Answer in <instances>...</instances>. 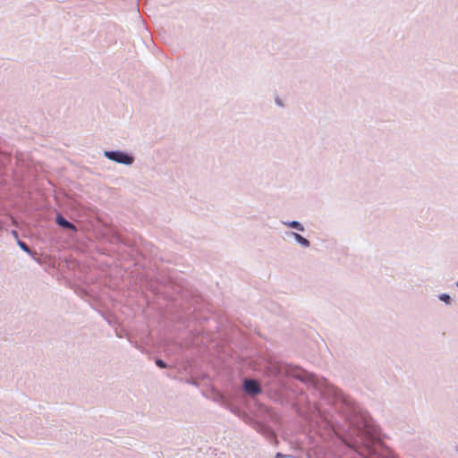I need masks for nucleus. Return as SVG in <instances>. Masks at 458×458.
Wrapping results in <instances>:
<instances>
[{"label": "nucleus", "mask_w": 458, "mask_h": 458, "mask_svg": "<svg viewBox=\"0 0 458 458\" xmlns=\"http://www.w3.org/2000/svg\"><path fill=\"white\" fill-rule=\"evenodd\" d=\"M284 457H286V456L281 453H277L275 456V458H284Z\"/></svg>", "instance_id": "obj_12"}, {"label": "nucleus", "mask_w": 458, "mask_h": 458, "mask_svg": "<svg viewBox=\"0 0 458 458\" xmlns=\"http://www.w3.org/2000/svg\"><path fill=\"white\" fill-rule=\"evenodd\" d=\"M329 405L346 423H335L329 418V429L335 445H344L359 458H393L369 415L352 398L330 383Z\"/></svg>", "instance_id": "obj_1"}, {"label": "nucleus", "mask_w": 458, "mask_h": 458, "mask_svg": "<svg viewBox=\"0 0 458 458\" xmlns=\"http://www.w3.org/2000/svg\"><path fill=\"white\" fill-rule=\"evenodd\" d=\"M276 104L281 105V102L279 99H276Z\"/></svg>", "instance_id": "obj_13"}, {"label": "nucleus", "mask_w": 458, "mask_h": 458, "mask_svg": "<svg viewBox=\"0 0 458 458\" xmlns=\"http://www.w3.org/2000/svg\"><path fill=\"white\" fill-rule=\"evenodd\" d=\"M456 286L458 287V282L456 283Z\"/></svg>", "instance_id": "obj_14"}, {"label": "nucleus", "mask_w": 458, "mask_h": 458, "mask_svg": "<svg viewBox=\"0 0 458 458\" xmlns=\"http://www.w3.org/2000/svg\"><path fill=\"white\" fill-rule=\"evenodd\" d=\"M253 428L262 436H264L270 443L276 442V436L275 432L259 421H254L252 425Z\"/></svg>", "instance_id": "obj_4"}, {"label": "nucleus", "mask_w": 458, "mask_h": 458, "mask_svg": "<svg viewBox=\"0 0 458 458\" xmlns=\"http://www.w3.org/2000/svg\"><path fill=\"white\" fill-rule=\"evenodd\" d=\"M225 407L230 411H232L234 415L238 416L239 418L242 419L243 420H246L247 419H249V415L244 411L240 409L239 407L234 406L233 404H226Z\"/></svg>", "instance_id": "obj_7"}, {"label": "nucleus", "mask_w": 458, "mask_h": 458, "mask_svg": "<svg viewBox=\"0 0 458 458\" xmlns=\"http://www.w3.org/2000/svg\"><path fill=\"white\" fill-rule=\"evenodd\" d=\"M242 388L246 394L252 397L261 393L260 384L252 378H245L242 383Z\"/></svg>", "instance_id": "obj_3"}, {"label": "nucleus", "mask_w": 458, "mask_h": 458, "mask_svg": "<svg viewBox=\"0 0 458 458\" xmlns=\"http://www.w3.org/2000/svg\"><path fill=\"white\" fill-rule=\"evenodd\" d=\"M286 235L293 237L301 247L308 248L310 246V242L298 233L289 231L286 232Z\"/></svg>", "instance_id": "obj_5"}, {"label": "nucleus", "mask_w": 458, "mask_h": 458, "mask_svg": "<svg viewBox=\"0 0 458 458\" xmlns=\"http://www.w3.org/2000/svg\"><path fill=\"white\" fill-rule=\"evenodd\" d=\"M18 245L19 247L23 250L25 251L26 253L30 254V255H33L35 254L34 251H32L30 247L22 241L21 240H18Z\"/></svg>", "instance_id": "obj_10"}, {"label": "nucleus", "mask_w": 458, "mask_h": 458, "mask_svg": "<svg viewBox=\"0 0 458 458\" xmlns=\"http://www.w3.org/2000/svg\"><path fill=\"white\" fill-rule=\"evenodd\" d=\"M55 222L62 228L68 229L73 232L77 230L76 226L72 223L68 221L64 216H63L60 214L56 216Z\"/></svg>", "instance_id": "obj_6"}, {"label": "nucleus", "mask_w": 458, "mask_h": 458, "mask_svg": "<svg viewBox=\"0 0 458 458\" xmlns=\"http://www.w3.org/2000/svg\"><path fill=\"white\" fill-rule=\"evenodd\" d=\"M104 157L114 163L131 165L134 162V157L123 150H105Z\"/></svg>", "instance_id": "obj_2"}, {"label": "nucleus", "mask_w": 458, "mask_h": 458, "mask_svg": "<svg viewBox=\"0 0 458 458\" xmlns=\"http://www.w3.org/2000/svg\"><path fill=\"white\" fill-rule=\"evenodd\" d=\"M438 299L446 305H451L453 299L448 293H441L438 295Z\"/></svg>", "instance_id": "obj_9"}, {"label": "nucleus", "mask_w": 458, "mask_h": 458, "mask_svg": "<svg viewBox=\"0 0 458 458\" xmlns=\"http://www.w3.org/2000/svg\"><path fill=\"white\" fill-rule=\"evenodd\" d=\"M155 363L160 369H165L167 367V364L161 359H157Z\"/></svg>", "instance_id": "obj_11"}, {"label": "nucleus", "mask_w": 458, "mask_h": 458, "mask_svg": "<svg viewBox=\"0 0 458 458\" xmlns=\"http://www.w3.org/2000/svg\"><path fill=\"white\" fill-rule=\"evenodd\" d=\"M282 224L290 227V228H293V229H295V230H298L300 232H304L305 231V228L304 226L302 225V224L297 220H293V221H282Z\"/></svg>", "instance_id": "obj_8"}]
</instances>
